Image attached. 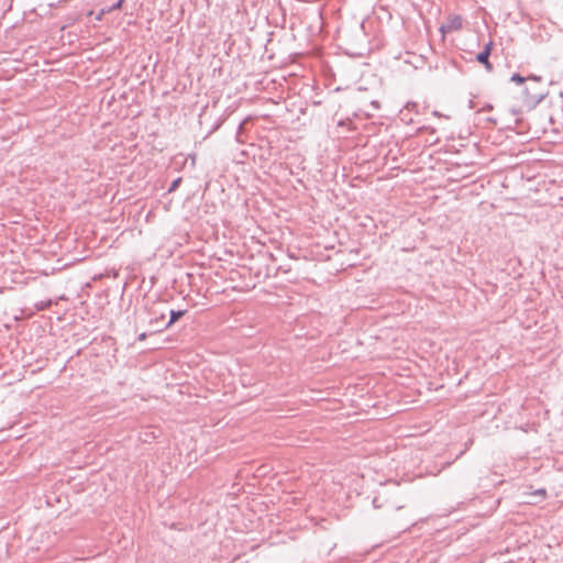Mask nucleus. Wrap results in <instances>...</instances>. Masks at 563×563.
<instances>
[{
    "instance_id": "nucleus-13",
    "label": "nucleus",
    "mask_w": 563,
    "mask_h": 563,
    "mask_svg": "<svg viewBox=\"0 0 563 563\" xmlns=\"http://www.w3.org/2000/svg\"><path fill=\"white\" fill-rule=\"evenodd\" d=\"M531 79H534V80H540V77H537V76H532L530 77Z\"/></svg>"
},
{
    "instance_id": "nucleus-6",
    "label": "nucleus",
    "mask_w": 563,
    "mask_h": 563,
    "mask_svg": "<svg viewBox=\"0 0 563 563\" xmlns=\"http://www.w3.org/2000/svg\"><path fill=\"white\" fill-rule=\"evenodd\" d=\"M494 47V42L493 41H489L487 42L485 45H484V48L482 52H486L487 55L490 56V53H492V49Z\"/></svg>"
},
{
    "instance_id": "nucleus-10",
    "label": "nucleus",
    "mask_w": 563,
    "mask_h": 563,
    "mask_svg": "<svg viewBox=\"0 0 563 563\" xmlns=\"http://www.w3.org/2000/svg\"><path fill=\"white\" fill-rule=\"evenodd\" d=\"M146 336H147V334L145 332H143V333L139 334L137 340L143 341L146 339Z\"/></svg>"
},
{
    "instance_id": "nucleus-9",
    "label": "nucleus",
    "mask_w": 563,
    "mask_h": 563,
    "mask_svg": "<svg viewBox=\"0 0 563 563\" xmlns=\"http://www.w3.org/2000/svg\"><path fill=\"white\" fill-rule=\"evenodd\" d=\"M106 13H108V12H107V10H106V9H102V10L99 12V14H97L96 19H97V20H101V19H102V16H103Z\"/></svg>"
},
{
    "instance_id": "nucleus-14",
    "label": "nucleus",
    "mask_w": 563,
    "mask_h": 563,
    "mask_svg": "<svg viewBox=\"0 0 563 563\" xmlns=\"http://www.w3.org/2000/svg\"><path fill=\"white\" fill-rule=\"evenodd\" d=\"M433 114L437 115V117L441 115L438 111H434Z\"/></svg>"
},
{
    "instance_id": "nucleus-11",
    "label": "nucleus",
    "mask_w": 563,
    "mask_h": 563,
    "mask_svg": "<svg viewBox=\"0 0 563 563\" xmlns=\"http://www.w3.org/2000/svg\"><path fill=\"white\" fill-rule=\"evenodd\" d=\"M537 494H540V495H542L544 497L547 493H545V489H539L537 492Z\"/></svg>"
},
{
    "instance_id": "nucleus-12",
    "label": "nucleus",
    "mask_w": 563,
    "mask_h": 563,
    "mask_svg": "<svg viewBox=\"0 0 563 563\" xmlns=\"http://www.w3.org/2000/svg\"><path fill=\"white\" fill-rule=\"evenodd\" d=\"M245 124V121H243L240 125H239V132L242 131L243 126Z\"/></svg>"
},
{
    "instance_id": "nucleus-3",
    "label": "nucleus",
    "mask_w": 563,
    "mask_h": 563,
    "mask_svg": "<svg viewBox=\"0 0 563 563\" xmlns=\"http://www.w3.org/2000/svg\"><path fill=\"white\" fill-rule=\"evenodd\" d=\"M476 60L482 64L486 70L492 71L493 70V64L489 62V55L486 54V52H479L476 55Z\"/></svg>"
},
{
    "instance_id": "nucleus-5",
    "label": "nucleus",
    "mask_w": 563,
    "mask_h": 563,
    "mask_svg": "<svg viewBox=\"0 0 563 563\" xmlns=\"http://www.w3.org/2000/svg\"><path fill=\"white\" fill-rule=\"evenodd\" d=\"M510 80L520 85V84H523L526 81V78L522 77L520 74H514L511 76Z\"/></svg>"
},
{
    "instance_id": "nucleus-2",
    "label": "nucleus",
    "mask_w": 563,
    "mask_h": 563,
    "mask_svg": "<svg viewBox=\"0 0 563 563\" xmlns=\"http://www.w3.org/2000/svg\"><path fill=\"white\" fill-rule=\"evenodd\" d=\"M186 310H170V318L167 323H165L162 328H157L153 332H159L167 328H169L172 324H174L177 320H179L184 314Z\"/></svg>"
},
{
    "instance_id": "nucleus-1",
    "label": "nucleus",
    "mask_w": 563,
    "mask_h": 563,
    "mask_svg": "<svg viewBox=\"0 0 563 563\" xmlns=\"http://www.w3.org/2000/svg\"><path fill=\"white\" fill-rule=\"evenodd\" d=\"M463 18L459 14H451L446 18L445 22L441 24L440 32L444 35L446 33H452L455 31H460L463 27Z\"/></svg>"
},
{
    "instance_id": "nucleus-8",
    "label": "nucleus",
    "mask_w": 563,
    "mask_h": 563,
    "mask_svg": "<svg viewBox=\"0 0 563 563\" xmlns=\"http://www.w3.org/2000/svg\"><path fill=\"white\" fill-rule=\"evenodd\" d=\"M164 319H165V314H164V313H162L159 318L152 319V320L150 321V323H151V324H154V323H155V324H157V327H155V330H156L157 328H159V327H158V322H159V321H164Z\"/></svg>"
},
{
    "instance_id": "nucleus-4",
    "label": "nucleus",
    "mask_w": 563,
    "mask_h": 563,
    "mask_svg": "<svg viewBox=\"0 0 563 563\" xmlns=\"http://www.w3.org/2000/svg\"><path fill=\"white\" fill-rule=\"evenodd\" d=\"M124 3V0H118L115 3H113L109 9H106L108 13L120 10Z\"/></svg>"
},
{
    "instance_id": "nucleus-7",
    "label": "nucleus",
    "mask_w": 563,
    "mask_h": 563,
    "mask_svg": "<svg viewBox=\"0 0 563 563\" xmlns=\"http://www.w3.org/2000/svg\"><path fill=\"white\" fill-rule=\"evenodd\" d=\"M180 181H181V178H180V177H179V178H177V179H175V180L172 183V185H170V187H169L168 191L170 192V191L176 190V188L179 186Z\"/></svg>"
},
{
    "instance_id": "nucleus-15",
    "label": "nucleus",
    "mask_w": 563,
    "mask_h": 563,
    "mask_svg": "<svg viewBox=\"0 0 563 563\" xmlns=\"http://www.w3.org/2000/svg\"><path fill=\"white\" fill-rule=\"evenodd\" d=\"M561 97H563V92H561Z\"/></svg>"
}]
</instances>
